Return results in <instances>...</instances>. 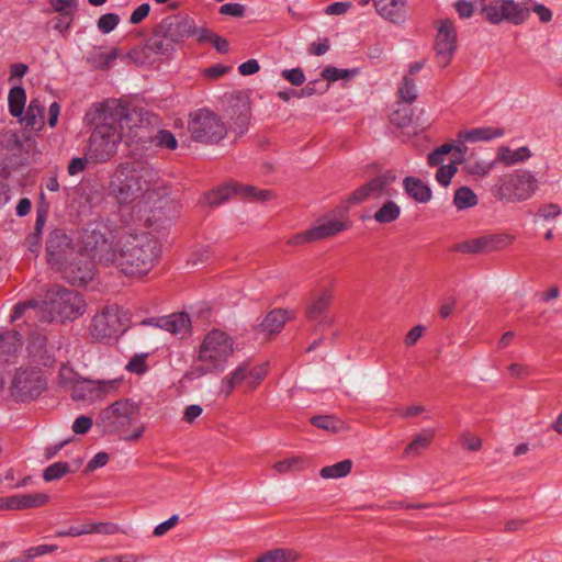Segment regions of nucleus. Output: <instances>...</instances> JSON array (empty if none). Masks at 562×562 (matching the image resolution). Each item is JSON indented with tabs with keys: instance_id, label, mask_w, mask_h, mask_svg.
<instances>
[{
	"instance_id": "1",
	"label": "nucleus",
	"mask_w": 562,
	"mask_h": 562,
	"mask_svg": "<svg viewBox=\"0 0 562 562\" xmlns=\"http://www.w3.org/2000/svg\"><path fill=\"white\" fill-rule=\"evenodd\" d=\"M83 250L92 260L115 266L126 276L147 273L158 255L157 240L147 233L123 229L105 234L97 227L87 228L82 236Z\"/></svg>"
},
{
	"instance_id": "2",
	"label": "nucleus",
	"mask_w": 562,
	"mask_h": 562,
	"mask_svg": "<svg viewBox=\"0 0 562 562\" xmlns=\"http://www.w3.org/2000/svg\"><path fill=\"white\" fill-rule=\"evenodd\" d=\"M157 173L144 162L120 165L111 176L108 192L120 205L133 204L138 212L160 209L162 193Z\"/></svg>"
},
{
	"instance_id": "3",
	"label": "nucleus",
	"mask_w": 562,
	"mask_h": 562,
	"mask_svg": "<svg viewBox=\"0 0 562 562\" xmlns=\"http://www.w3.org/2000/svg\"><path fill=\"white\" fill-rule=\"evenodd\" d=\"M85 310L82 296L68 289L60 286L52 288L42 305L34 300L19 303L14 306L11 321H18L21 317L31 318L34 314L43 321L72 319L81 315Z\"/></svg>"
},
{
	"instance_id": "4",
	"label": "nucleus",
	"mask_w": 562,
	"mask_h": 562,
	"mask_svg": "<svg viewBox=\"0 0 562 562\" xmlns=\"http://www.w3.org/2000/svg\"><path fill=\"white\" fill-rule=\"evenodd\" d=\"M115 109H117L115 103L103 102L92 105L86 113L87 123L94 126L85 148V156L91 162H105L116 153L117 145L122 139L121 133L117 126L112 125L109 121Z\"/></svg>"
},
{
	"instance_id": "5",
	"label": "nucleus",
	"mask_w": 562,
	"mask_h": 562,
	"mask_svg": "<svg viewBox=\"0 0 562 562\" xmlns=\"http://www.w3.org/2000/svg\"><path fill=\"white\" fill-rule=\"evenodd\" d=\"M47 261L53 269L72 284H85L92 279V263L75 256L70 239L61 232L50 233L46 245Z\"/></svg>"
},
{
	"instance_id": "6",
	"label": "nucleus",
	"mask_w": 562,
	"mask_h": 562,
	"mask_svg": "<svg viewBox=\"0 0 562 562\" xmlns=\"http://www.w3.org/2000/svg\"><path fill=\"white\" fill-rule=\"evenodd\" d=\"M233 353V338L224 330L213 329L204 336L189 375L198 379L210 373H221L226 369Z\"/></svg>"
},
{
	"instance_id": "7",
	"label": "nucleus",
	"mask_w": 562,
	"mask_h": 562,
	"mask_svg": "<svg viewBox=\"0 0 562 562\" xmlns=\"http://www.w3.org/2000/svg\"><path fill=\"white\" fill-rule=\"evenodd\" d=\"M538 187L539 181L530 170L518 169L498 177L491 193L501 202L519 203L531 199Z\"/></svg>"
},
{
	"instance_id": "8",
	"label": "nucleus",
	"mask_w": 562,
	"mask_h": 562,
	"mask_svg": "<svg viewBox=\"0 0 562 562\" xmlns=\"http://www.w3.org/2000/svg\"><path fill=\"white\" fill-rule=\"evenodd\" d=\"M117 106L114 113H111L112 119H109L112 125L117 126L121 133V138L126 135L130 138H144V131L151 123V116L148 112L142 109H128L122 105L117 100H108Z\"/></svg>"
},
{
	"instance_id": "9",
	"label": "nucleus",
	"mask_w": 562,
	"mask_h": 562,
	"mask_svg": "<svg viewBox=\"0 0 562 562\" xmlns=\"http://www.w3.org/2000/svg\"><path fill=\"white\" fill-rule=\"evenodd\" d=\"M268 362L252 364L250 361L240 362L232 372L221 381V393L225 396L233 390L245 384L248 390H255L268 373Z\"/></svg>"
},
{
	"instance_id": "10",
	"label": "nucleus",
	"mask_w": 562,
	"mask_h": 562,
	"mask_svg": "<svg viewBox=\"0 0 562 562\" xmlns=\"http://www.w3.org/2000/svg\"><path fill=\"white\" fill-rule=\"evenodd\" d=\"M189 132L194 142L216 143L226 134L220 117L207 109H200L190 115Z\"/></svg>"
},
{
	"instance_id": "11",
	"label": "nucleus",
	"mask_w": 562,
	"mask_h": 562,
	"mask_svg": "<svg viewBox=\"0 0 562 562\" xmlns=\"http://www.w3.org/2000/svg\"><path fill=\"white\" fill-rule=\"evenodd\" d=\"M139 414V406L131 400H120L102 409L99 424L109 434L125 430Z\"/></svg>"
},
{
	"instance_id": "12",
	"label": "nucleus",
	"mask_w": 562,
	"mask_h": 562,
	"mask_svg": "<svg viewBox=\"0 0 562 562\" xmlns=\"http://www.w3.org/2000/svg\"><path fill=\"white\" fill-rule=\"evenodd\" d=\"M127 316L116 305L105 306L93 317L91 334L97 339L115 337L126 329Z\"/></svg>"
},
{
	"instance_id": "13",
	"label": "nucleus",
	"mask_w": 562,
	"mask_h": 562,
	"mask_svg": "<svg viewBox=\"0 0 562 562\" xmlns=\"http://www.w3.org/2000/svg\"><path fill=\"white\" fill-rule=\"evenodd\" d=\"M200 31L203 27L196 26L194 20L184 13L165 18L157 27L159 34L172 42H180L189 36L199 41Z\"/></svg>"
},
{
	"instance_id": "14",
	"label": "nucleus",
	"mask_w": 562,
	"mask_h": 562,
	"mask_svg": "<svg viewBox=\"0 0 562 562\" xmlns=\"http://www.w3.org/2000/svg\"><path fill=\"white\" fill-rule=\"evenodd\" d=\"M120 383V379L97 381L78 379L70 390V395L75 401L93 402L116 391Z\"/></svg>"
},
{
	"instance_id": "15",
	"label": "nucleus",
	"mask_w": 562,
	"mask_h": 562,
	"mask_svg": "<svg viewBox=\"0 0 562 562\" xmlns=\"http://www.w3.org/2000/svg\"><path fill=\"white\" fill-rule=\"evenodd\" d=\"M396 177L392 172H385L373 178L366 184L353 191L349 199V203L358 204L368 199H381L383 196H392L395 191L392 189Z\"/></svg>"
},
{
	"instance_id": "16",
	"label": "nucleus",
	"mask_w": 562,
	"mask_h": 562,
	"mask_svg": "<svg viewBox=\"0 0 562 562\" xmlns=\"http://www.w3.org/2000/svg\"><path fill=\"white\" fill-rule=\"evenodd\" d=\"M44 381L37 370H19L12 381L11 391L21 401L37 397L44 389Z\"/></svg>"
},
{
	"instance_id": "17",
	"label": "nucleus",
	"mask_w": 562,
	"mask_h": 562,
	"mask_svg": "<svg viewBox=\"0 0 562 562\" xmlns=\"http://www.w3.org/2000/svg\"><path fill=\"white\" fill-rule=\"evenodd\" d=\"M457 47V32L451 20H441L437 24L435 49L441 67H447Z\"/></svg>"
},
{
	"instance_id": "18",
	"label": "nucleus",
	"mask_w": 562,
	"mask_h": 562,
	"mask_svg": "<svg viewBox=\"0 0 562 562\" xmlns=\"http://www.w3.org/2000/svg\"><path fill=\"white\" fill-rule=\"evenodd\" d=\"M143 323L180 336H186L191 330V319L184 312L172 313L170 315L151 318Z\"/></svg>"
},
{
	"instance_id": "19",
	"label": "nucleus",
	"mask_w": 562,
	"mask_h": 562,
	"mask_svg": "<svg viewBox=\"0 0 562 562\" xmlns=\"http://www.w3.org/2000/svg\"><path fill=\"white\" fill-rule=\"evenodd\" d=\"M505 245L506 238L503 236H482L457 244L454 250L461 254H483L494 251Z\"/></svg>"
},
{
	"instance_id": "20",
	"label": "nucleus",
	"mask_w": 562,
	"mask_h": 562,
	"mask_svg": "<svg viewBox=\"0 0 562 562\" xmlns=\"http://www.w3.org/2000/svg\"><path fill=\"white\" fill-rule=\"evenodd\" d=\"M349 227L347 216L340 218H333L330 216H324L317 221V224L311 228V234L315 241L325 239L344 232Z\"/></svg>"
},
{
	"instance_id": "21",
	"label": "nucleus",
	"mask_w": 562,
	"mask_h": 562,
	"mask_svg": "<svg viewBox=\"0 0 562 562\" xmlns=\"http://www.w3.org/2000/svg\"><path fill=\"white\" fill-rule=\"evenodd\" d=\"M49 496L45 493L13 495L0 499V508L5 509H27L41 507L47 504Z\"/></svg>"
},
{
	"instance_id": "22",
	"label": "nucleus",
	"mask_w": 562,
	"mask_h": 562,
	"mask_svg": "<svg viewBox=\"0 0 562 562\" xmlns=\"http://www.w3.org/2000/svg\"><path fill=\"white\" fill-rule=\"evenodd\" d=\"M331 302V296L328 292L315 294L306 308V317L311 322H316L319 325L328 326L330 319L326 316V311Z\"/></svg>"
},
{
	"instance_id": "23",
	"label": "nucleus",
	"mask_w": 562,
	"mask_h": 562,
	"mask_svg": "<svg viewBox=\"0 0 562 562\" xmlns=\"http://www.w3.org/2000/svg\"><path fill=\"white\" fill-rule=\"evenodd\" d=\"M501 1V22L507 21L515 25L522 24L530 14L529 8L526 3H517L514 0H499Z\"/></svg>"
},
{
	"instance_id": "24",
	"label": "nucleus",
	"mask_w": 562,
	"mask_h": 562,
	"mask_svg": "<svg viewBox=\"0 0 562 562\" xmlns=\"http://www.w3.org/2000/svg\"><path fill=\"white\" fill-rule=\"evenodd\" d=\"M504 134L505 132L501 127L481 126L459 132V138L467 143L491 142L504 136Z\"/></svg>"
},
{
	"instance_id": "25",
	"label": "nucleus",
	"mask_w": 562,
	"mask_h": 562,
	"mask_svg": "<svg viewBox=\"0 0 562 562\" xmlns=\"http://www.w3.org/2000/svg\"><path fill=\"white\" fill-rule=\"evenodd\" d=\"M21 348V337L16 331L7 330L0 333V363H9Z\"/></svg>"
},
{
	"instance_id": "26",
	"label": "nucleus",
	"mask_w": 562,
	"mask_h": 562,
	"mask_svg": "<svg viewBox=\"0 0 562 562\" xmlns=\"http://www.w3.org/2000/svg\"><path fill=\"white\" fill-rule=\"evenodd\" d=\"M77 199L75 202L82 212H87L99 205L102 201V193L94 186H81L76 189Z\"/></svg>"
},
{
	"instance_id": "27",
	"label": "nucleus",
	"mask_w": 562,
	"mask_h": 562,
	"mask_svg": "<svg viewBox=\"0 0 562 562\" xmlns=\"http://www.w3.org/2000/svg\"><path fill=\"white\" fill-rule=\"evenodd\" d=\"M532 156L530 149L521 146L517 149H512L507 146H501L496 153L495 161L505 164L506 166H514L525 162Z\"/></svg>"
},
{
	"instance_id": "28",
	"label": "nucleus",
	"mask_w": 562,
	"mask_h": 562,
	"mask_svg": "<svg viewBox=\"0 0 562 562\" xmlns=\"http://www.w3.org/2000/svg\"><path fill=\"white\" fill-rule=\"evenodd\" d=\"M405 0H374L376 12L385 20L397 23L402 20Z\"/></svg>"
},
{
	"instance_id": "29",
	"label": "nucleus",
	"mask_w": 562,
	"mask_h": 562,
	"mask_svg": "<svg viewBox=\"0 0 562 562\" xmlns=\"http://www.w3.org/2000/svg\"><path fill=\"white\" fill-rule=\"evenodd\" d=\"M404 188L406 193L413 198L414 200L425 203L428 202L431 198L430 189L424 184L420 180L407 177L404 179Z\"/></svg>"
},
{
	"instance_id": "30",
	"label": "nucleus",
	"mask_w": 562,
	"mask_h": 562,
	"mask_svg": "<svg viewBox=\"0 0 562 562\" xmlns=\"http://www.w3.org/2000/svg\"><path fill=\"white\" fill-rule=\"evenodd\" d=\"M495 160H484L477 157H469L464 160V170L474 177H486L495 167Z\"/></svg>"
},
{
	"instance_id": "31",
	"label": "nucleus",
	"mask_w": 562,
	"mask_h": 562,
	"mask_svg": "<svg viewBox=\"0 0 562 562\" xmlns=\"http://www.w3.org/2000/svg\"><path fill=\"white\" fill-rule=\"evenodd\" d=\"M289 318L288 311L273 310L261 323V328L270 335L279 333Z\"/></svg>"
},
{
	"instance_id": "32",
	"label": "nucleus",
	"mask_w": 562,
	"mask_h": 562,
	"mask_svg": "<svg viewBox=\"0 0 562 562\" xmlns=\"http://www.w3.org/2000/svg\"><path fill=\"white\" fill-rule=\"evenodd\" d=\"M300 554L291 549L278 548L265 552L255 562H295Z\"/></svg>"
},
{
	"instance_id": "33",
	"label": "nucleus",
	"mask_w": 562,
	"mask_h": 562,
	"mask_svg": "<svg viewBox=\"0 0 562 562\" xmlns=\"http://www.w3.org/2000/svg\"><path fill=\"white\" fill-rule=\"evenodd\" d=\"M26 102V94L22 87L14 86L10 89L8 94V103L10 114L14 117L22 115Z\"/></svg>"
},
{
	"instance_id": "34",
	"label": "nucleus",
	"mask_w": 562,
	"mask_h": 562,
	"mask_svg": "<svg viewBox=\"0 0 562 562\" xmlns=\"http://www.w3.org/2000/svg\"><path fill=\"white\" fill-rule=\"evenodd\" d=\"M44 108L38 99H32L25 115L22 119L25 126L31 128H38L43 124Z\"/></svg>"
},
{
	"instance_id": "35",
	"label": "nucleus",
	"mask_w": 562,
	"mask_h": 562,
	"mask_svg": "<svg viewBox=\"0 0 562 562\" xmlns=\"http://www.w3.org/2000/svg\"><path fill=\"white\" fill-rule=\"evenodd\" d=\"M479 203L477 195L469 187H460L453 195V205L459 210H467Z\"/></svg>"
},
{
	"instance_id": "36",
	"label": "nucleus",
	"mask_w": 562,
	"mask_h": 562,
	"mask_svg": "<svg viewBox=\"0 0 562 562\" xmlns=\"http://www.w3.org/2000/svg\"><path fill=\"white\" fill-rule=\"evenodd\" d=\"M400 214L401 207L389 200L374 213L373 218L380 224H387L397 220Z\"/></svg>"
},
{
	"instance_id": "37",
	"label": "nucleus",
	"mask_w": 562,
	"mask_h": 562,
	"mask_svg": "<svg viewBox=\"0 0 562 562\" xmlns=\"http://www.w3.org/2000/svg\"><path fill=\"white\" fill-rule=\"evenodd\" d=\"M352 462L350 460H342L333 465L324 467L321 470V476L324 479H340L348 475L351 471Z\"/></svg>"
},
{
	"instance_id": "38",
	"label": "nucleus",
	"mask_w": 562,
	"mask_h": 562,
	"mask_svg": "<svg viewBox=\"0 0 562 562\" xmlns=\"http://www.w3.org/2000/svg\"><path fill=\"white\" fill-rule=\"evenodd\" d=\"M237 188L238 186L234 184L213 190L205 195V203L211 206L220 205L228 200L232 194H237Z\"/></svg>"
},
{
	"instance_id": "39",
	"label": "nucleus",
	"mask_w": 562,
	"mask_h": 562,
	"mask_svg": "<svg viewBox=\"0 0 562 562\" xmlns=\"http://www.w3.org/2000/svg\"><path fill=\"white\" fill-rule=\"evenodd\" d=\"M237 194L251 201L266 202L272 199L273 193L270 190H260L254 186H243L237 188Z\"/></svg>"
},
{
	"instance_id": "40",
	"label": "nucleus",
	"mask_w": 562,
	"mask_h": 562,
	"mask_svg": "<svg viewBox=\"0 0 562 562\" xmlns=\"http://www.w3.org/2000/svg\"><path fill=\"white\" fill-rule=\"evenodd\" d=\"M311 423L317 428L331 432H337L344 427V424L339 419L330 415L314 416Z\"/></svg>"
},
{
	"instance_id": "41",
	"label": "nucleus",
	"mask_w": 562,
	"mask_h": 562,
	"mask_svg": "<svg viewBox=\"0 0 562 562\" xmlns=\"http://www.w3.org/2000/svg\"><path fill=\"white\" fill-rule=\"evenodd\" d=\"M199 42H210L220 53H227L229 48V44L225 38L205 27L199 33Z\"/></svg>"
},
{
	"instance_id": "42",
	"label": "nucleus",
	"mask_w": 562,
	"mask_h": 562,
	"mask_svg": "<svg viewBox=\"0 0 562 562\" xmlns=\"http://www.w3.org/2000/svg\"><path fill=\"white\" fill-rule=\"evenodd\" d=\"M434 437V432L429 429L423 430L415 439L406 447L405 453H418L420 450L426 449Z\"/></svg>"
},
{
	"instance_id": "43",
	"label": "nucleus",
	"mask_w": 562,
	"mask_h": 562,
	"mask_svg": "<svg viewBox=\"0 0 562 562\" xmlns=\"http://www.w3.org/2000/svg\"><path fill=\"white\" fill-rule=\"evenodd\" d=\"M71 472L69 465L64 462H55L47 467L43 473V479L46 482L59 480L65 474Z\"/></svg>"
},
{
	"instance_id": "44",
	"label": "nucleus",
	"mask_w": 562,
	"mask_h": 562,
	"mask_svg": "<svg viewBox=\"0 0 562 562\" xmlns=\"http://www.w3.org/2000/svg\"><path fill=\"white\" fill-rule=\"evenodd\" d=\"M302 459L299 457H291L286 458L284 460L278 461L273 464V469L276 472L280 474L295 472L301 470L302 467Z\"/></svg>"
},
{
	"instance_id": "45",
	"label": "nucleus",
	"mask_w": 562,
	"mask_h": 562,
	"mask_svg": "<svg viewBox=\"0 0 562 562\" xmlns=\"http://www.w3.org/2000/svg\"><path fill=\"white\" fill-rule=\"evenodd\" d=\"M154 142L158 147L167 148L170 150L176 149L178 146V142H177L175 135L170 131H167V130L159 131L155 135Z\"/></svg>"
},
{
	"instance_id": "46",
	"label": "nucleus",
	"mask_w": 562,
	"mask_h": 562,
	"mask_svg": "<svg viewBox=\"0 0 562 562\" xmlns=\"http://www.w3.org/2000/svg\"><path fill=\"white\" fill-rule=\"evenodd\" d=\"M398 94L405 102H413L417 98V89L414 81L408 77H404L398 88Z\"/></svg>"
},
{
	"instance_id": "47",
	"label": "nucleus",
	"mask_w": 562,
	"mask_h": 562,
	"mask_svg": "<svg viewBox=\"0 0 562 562\" xmlns=\"http://www.w3.org/2000/svg\"><path fill=\"white\" fill-rule=\"evenodd\" d=\"M499 8H501V1L494 0L487 4H484L481 10L485 14V18L487 19V21H490L493 24H499L501 23V14H502V11Z\"/></svg>"
},
{
	"instance_id": "48",
	"label": "nucleus",
	"mask_w": 562,
	"mask_h": 562,
	"mask_svg": "<svg viewBox=\"0 0 562 562\" xmlns=\"http://www.w3.org/2000/svg\"><path fill=\"white\" fill-rule=\"evenodd\" d=\"M456 172L457 167L454 164L442 165L437 170L436 179L440 184L447 187L450 183L452 177L456 175Z\"/></svg>"
},
{
	"instance_id": "49",
	"label": "nucleus",
	"mask_w": 562,
	"mask_h": 562,
	"mask_svg": "<svg viewBox=\"0 0 562 562\" xmlns=\"http://www.w3.org/2000/svg\"><path fill=\"white\" fill-rule=\"evenodd\" d=\"M57 549H58V547L56 544H41V546L32 547V548L27 549L23 555L25 559H27V562H31L33 559L44 555V554H47V553H52V552L56 551Z\"/></svg>"
},
{
	"instance_id": "50",
	"label": "nucleus",
	"mask_w": 562,
	"mask_h": 562,
	"mask_svg": "<svg viewBox=\"0 0 562 562\" xmlns=\"http://www.w3.org/2000/svg\"><path fill=\"white\" fill-rule=\"evenodd\" d=\"M53 8L56 12L69 19L77 9V2L75 0H55Z\"/></svg>"
},
{
	"instance_id": "51",
	"label": "nucleus",
	"mask_w": 562,
	"mask_h": 562,
	"mask_svg": "<svg viewBox=\"0 0 562 562\" xmlns=\"http://www.w3.org/2000/svg\"><path fill=\"white\" fill-rule=\"evenodd\" d=\"M77 374L74 372V370L67 366H63L59 371V384L67 389L71 390L74 383L78 381Z\"/></svg>"
},
{
	"instance_id": "52",
	"label": "nucleus",
	"mask_w": 562,
	"mask_h": 562,
	"mask_svg": "<svg viewBox=\"0 0 562 562\" xmlns=\"http://www.w3.org/2000/svg\"><path fill=\"white\" fill-rule=\"evenodd\" d=\"M119 16L114 13H106V14H103L99 18L98 20V27L103 32V33H110L111 31H113L116 25L119 24Z\"/></svg>"
},
{
	"instance_id": "53",
	"label": "nucleus",
	"mask_w": 562,
	"mask_h": 562,
	"mask_svg": "<svg viewBox=\"0 0 562 562\" xmlns=\"http://www.w3.org/2000/svg\"><path fill=\"white\" fill-rule=\"evenodd\" d=\"M322 77L328 81L348 79L350 77V71L347 69H339L333 66H328L322 71Z\"/></svg>"
},
{
	"instance_id": "54",
	"label": "nucleus",
	"mask_w": 562,
	"mask_h": 562,
	"mask_svg": "<svg viewBox=\"0 0 562 562\" xmlns=\"http://www.w3.org/2000/svg\"><path fill=\"white\" fill-rule=\"evenodd\" d=\"M282 77L293 86H302L305 81V75L301 68L285 69Z\"/></svg>"
},
{
	"instance_id": "55",
	"label": "nucleus",
	"mask_w": 562,
	"mask_h": 562,
	"mask_svg": "<svg viewBox=\"0 0 562 562\" xmlns=\"http://www.w3.org/2000/svg\"><path fill=\"white\" fill-rule=\"evenodd\" d=\"M179 522V516L172 515L169 519L157 525L153 531L155 537H162Z\"/></svg>"
},
{
	"instance_id": "56",
	"label": "nucleus",
	"mask_w": 562,
	"mask_h": 562,
	"mask_svg": "<svg viewBox=\"0 0 562 562\" xmlns=\"http://www.w3.org/2000/svg\"><path fill=\"white\" fill-rule=\"evenodd\" d=\"M146 356H135L127 364L126 369L131 372L143 374L147 370Z\"/></svg>"
},
{
	"instance_id": "57",
	"label": "nucleus",
	"mask_w": 562,
	"mask_h": 562,
	"mask_svg": "<svg viewBox=\"0 0 562 562\" xmlns=\"http://www.w3.org/2000/svg\"><path fill=\"white\" fill-rule=\"evenodd\" d=\"M220 13L241 18L245 13V7L239 3H225L220 8Z\"/></svg>"
},
{
	"instance_id": "58",
	"label": "nucleus",
	"mask_w": 562,
	"mask_h": 562,
	"mask_svg": "<svg viewBox=\"0 0 562 562\" xmlns=\"http://www.w3.org/2000/svg\"><path fill=\"white\" fill-rule=\"evenodd\" d=\"M92 426V419L89 416H80L76 418V420L72 424V431L75 434L83 435L88 432V430Z\"/></svg>"
},
{
	"instance_id": "59",
	"label": "nucleus",
	"mask_w": 562,
	"mask_h": 562,
	"mask_svg": "<svg viewBox=\"0 0 562 562\" xmlns=\"http://www.w3.org/2000/svg\"><path fill=\"white\" fill-rule=\"evenodd\" d=\"M88 161H90V159H87L86 156L83 158H80V157L72 158L67 167L68 175L76 176V175L82 172L86 169Z\"/></svg>"
},
{
	"instance_id": "60",
	"label": "nucleus",
	"mask_w": 562,
	"mask_h": 562,
	"mask_svg": "<svg viewBox=\"0 0 562 562\" xmlns=\"http://www.w3.org/2000/svg\"><path fill=\"white\" fill-rule=\"evenodd\" d=\"M143 558L133 553L111 555L97 560L95 562H142Z\"/></svg>"
},
{
	"instance_id": "61",
	"label": "nucleus",
	"mask_w": 562,
	"mask_h": 562,
	"mask_svg": "<svg viewBox=\"0 0 562 562\" xmlns=\"http://www.w3.org/2000/svg\"><path fill=\"white\" fill-rule=\"evenodd\" d=\"M109 461L106 452L97 453L87 464L86 472H92L98 468L104 467Z\"/></svg>"
},
{
	"instance_id": "62",
	"label": "nucleus",
	"mask_w": 562,
	"mask_h": 562,
	"mask_svg": "<svg viewBox=\"0 0 562 562\" xmlns=\"http://www.w3.org/2000/svg\"><path fill=\"white\" fill-rule=\"evenodd\" d=\"M150 5L149 3H143L137 7L130 16V22L132 24L140 23L149 13Z\"/></svg>"
},
{
	"instance_id": "63",
	"label": "nucleus",
	"mask_w": 562,
	"mask_h": 562,
	"mask_svg": "<svg viewBox=\"0 0 562 562\" xmlns=\"http://www.w3.org/2000/svg\"><path fill=\"white\" fill-rule=\"evenodd\" d=\"M92 530L100 535H114L119 531V527L113 522H92Z\"/></svg>"
},
{
	"instance_id": "64",
	"label": "nucleus",
	"mask_w": 562,
	"mask_h": 562,
	"mask_svg": "<svg viewBox=\"0 0 562 562\" xmlns=\"http://www.w3.org/2000/svg\"><path fill=\"white\" fill-rule=\"evenodd\" d=\"M532 11L538 15L540 22L542 23H548L553 18L552 11L542 3H536L532 7Z\"/></svg>"
}]
</instances>
